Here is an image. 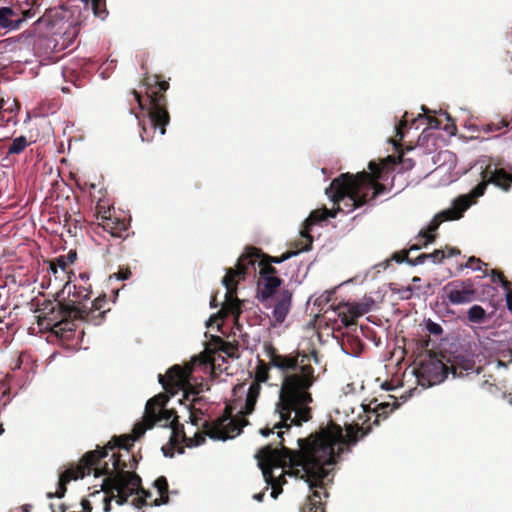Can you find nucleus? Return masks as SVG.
Returning a JSON list of instances; mask_svg holds the SVG:
<instances>
[{"label":"nucleus","mask_w":512,"mask_h":512,"mask_svg":"<svg viewBox=\"0 0 512 512\" xmlns=\"http://www.w3.org/2000/svg\"><path fill=\"white\" fill-rule=\"evenodd\" d=\"M443 115L446 117V120H447V124L445 126H443V127L441 126V120L439 118H437L435 116H428L427 120H428L429 127L433 128V129H440V128H442L443 130H445L449 134L454 135L456 130H457V127H456L453 119L446 112L443 113Z\"/></svg>","instance_id":"25"},{"label":"nucleus","mask_w":512,"mask_h":512,"mask_svg":"<svg viewBox=\"0 0 512 512\" xmlns=\"http://www.w3.org/2000/svg\"><path fill=\"white\" fill-rule=\"evenodd\" d=\"M370 173L362 171L356 175L342 173L332 180L325 193L337 205V209L329 210L326 207L316 209L310 213L303 223L302 237L306 239L307 247L313 244L310 234L312 227L328 218H335L338 212L350 213L368 201L386 192V186L379 181L384 179L382 173L385 165L369 162Z\"/></svg>","instance_id":"3"},{"label":"nucleus","mask_w":512,"mask_h":512,"mask_svg":"<svg viewBox=\"0 0 512 512\" xmlns=\"http://www.w3.org/2000/svg\"><path fill=\"white\" fill-rule=\"evenodd\" d=\"M256 261V247L247 248V253L242 254L237 261L235 268H228L222 283L226 288L224 301L221 303V309L211 316V321L219 318L234 316L238 318L241 313L240 300L237 297V284L244 280L248 274L249 267L254 266Z\"/></svg>","instance_id":"9"},{"label":"nucleus","mask_w":512,"mask_h":512,"mask_svg":"<svg viewBox=\"0 0 512 512\" xmlns=\"http://www.w3.org/2000/svg\"><path fill=\"white\" fill-rule=\"evenodd\" d=\"M430 366L431 364H425V363H422L420 368H419V374H424V373H428L430 372Z\"/></svg>","instance_id":"50"},{"label":"nucleus","mask_w":512,"mask_h":512,"mask_svg":"<svg viewBox=\"0 0 512 512\" xmlns=\"http://www.w3.org/2000/svg\"><path fill=\"white\" fill-rule=\"evenodd\" d=\"M95 460H97L96 452H87L80 459L79 464L76 468H70L65 470L59 477L58 488L55 493L49 492L47 493L48 498H62L64 497L67 488L66 485L71 480H77L79 478H84L86 475H90L93 472V467L95 465Z\"/></svg>","instance_id":"13"},{"label":"nucleus","mask_w":512,"mask_h":512,"mask_svg":"<svg viewBox=\"0 0 512 512\" xmlns=\"http://www.w3.org/2000/svg\"><path fill=\"white\" fill-rule=\"evenodd\" d=\"M191 374L190 369H184L179 365H174L165 375L159 374V383L163 386L164 390L171 395H175L178 391H184V400H189L190 392L187 390L190 387L189 377Z\"/></svg>","instance_id":"16"},{"label":"nucleus","mask_w":512,"mask_h":512,"mask_svg":"<svg viewBox=\"0 0 512 512\" xmlns=\"http://www.w3.org/2000/svg\"><path fill=\"white\" fill-rule=\"evenodd\" d=\"M107 304V297L105 294L98 296L93 302L92 306L88 308L86 305L77 306L78 308H85L88 312L86 317L80 318V320H88L89 318L102 319L106 313L104 306Z\"/></svg>","instance_id":"21"},{"label":"nucleus","mask_w":512,"mask_h":512,"mask_svg":"<svg viewBox=\"0 0 512 512\" xmlns=\"http://www.w3.org/2000/svg\"><path fill=\"white\" fill-rule=\"evenodd\" d=\"M134 494L144 497L146 501L152 496V493L149 490H145L141 487V482L135 487V490L133 489V495Z\"/></svg>","instance_id":"41"},{"label":"nucleus","mask_w":512,"mask_h":512,"mask_svg":"<svg viewBox=\"0 0 512 512\" xmlns=\"http://www.w3.org/2000/svg\"><path fill=\"white\" fill-rule=\"evenodd\" d=\"M347 341H348V342H351L352 344H355L357 347H361V346H362L361 341H360V340H359V338H357V337H354V336H348V337H347Z\"/></svg>","instance_id":"49"},{"label":"nucleus","mask_w":512,"mask_h":512,"mask_svg":"<svg viewBox=\"0 0 512 512\" xmlns=\"http://www.w3.org/2000/svg\"><path fill=\"white\" fill-rule=\"evenodd\" d=\"M471 202L468 201L465 195L459 196L453 201L452 207L442 210L437 213L430 221L425 229H422L417 239L422 240V243L413 244L410 250H419L426 247L428 244L434 243L437 237V230L444 221L458 220L463 216V213L470 207Z\"/></svg>","instance_id":"12"},{"label":"nucleus","mask_w":512,"mask_h":512,"mask_svg":"<svg viewBox=\"0 0 512 512\" xmlns=\"http://www.w3.org/2000/svg\"><path fill=\"white\" fill-rule=\"evenodd\" d=\"M505 296L507 308L512 313V294H506Z\"/></svg>","instance_id":"52"},{"label":"nucleus","mask_w":512,"mask_h":512,"mask_svg":"<svg viewBox=\"0 0 512 512\" xmlns=\"http://www.w3.org/2000/svg\"><path fill=\"white\" fill-rule=\"evenodd\" d=\"M21 27L19 9L4 6L0 7V28L6 31L17 30Z\"/></svg>","instance_id":"19"},{"label":"nucleus","mask_w":512,"mask_h":512,"mask_svg":"<svg viewBox=\"0 0 512 512\" xmlns=\"http://www.w3.org/2000/svg\"><path fill=\"white\" fill-rule=\"evenodd\" d=\"M53 512H66V508L64 505H60L58 510H53Z\"/></svg>","instance_id":"57"},{"label":"nucleus","mask_w":512,"mask_h":512,"mask_svg":"<svg viewBox=\"0 0 512 512\" xmlns=\"http://www.w3.org/2000/svg\"><path fill=\"white\" fill-rule=\"evenodd\" d=\"M35 16V11L33 9H28L25 11L19 10V19L21 20V25L27 20Z\"/></svg>","instance_id":"44"},{"label":"nucleus","mask_w":512,"mask_h":512,"mask_svg":"<svg viewBox=\"0 0 512 512\" xmlns=\"http://www.w3.org/2000/svg\"><path fill=\"white\" fill-rule=\"evenodd\" d=\"M258 301L265 311L262 312L269 320V325L276 327L282 324L291 308L292 293L281 288L283 280L277 275L278 270L265 258L258 248Z\"/></svg>","instance_id":"5"},{"label":"nucleus","mask_w":512,"mask_h":512,"mask_svg":"<svg viewBox=\"0 0 512 512\" xmlns=\"http://www.w3.org/2000/svg\"><path fill=\"white\" fill-rule=\"evenodd\" d=\"M132 273L128 267H121L119 271L115 274L118 280H127L131 277Z\"/></svg>","instance_id":"42"},{"label":"nucleus","mask_w":512,"mask_h":512,"mask_svg":"<svg viewBox=\"0 0 512 512\" xmlns=\"http://www.w3.org/2000/svg\"><path fill=\"white\" fill-rule=\"evenodd\" d=\"M420 280H421V279H420L419 277H417V276H415V277H413V278H412V282H413V283H418Z\"/></svg>","instance_id":"62"},{"label":"nucleus","mask_w":512,"mask_h":512,"mask_svg":"<svg viewBox=\"0 0 512 512\" xmlns=\"http://www.w3.org/2000/svg\"><path fill=\"white\" fill-rule=\"evenodd\" d=\"M366 312H368V308L364 304H355L349 307L348 313L349 315H344L341 319L342 323L346 326H352L355 325L356 318L364 315Z\"/></svg>","instance_id":"24"},{"label":"nucleus","mask_w":512,"mask_h":512,"mask_svg":"<svg viewBox=\"0 0 512 512\" xmlns=\"http://www.w3.org/2000/svg\"><path fill=\"white\" fill-rule=\"evenodd\" d=\"M132 505L136 508H142L143 506L147 505L146 499L140 495H137V497L133 499Z\"/></svg>","instance_id":"46"},{"label":"nucleus","mask_w":512,"mask_h":512,"mask_svg":"<svg viewBox=\"0 0 512 512\" xmlns=\"http://www.w3.org/2000/svg\"><path fill=\"white\" fill-rule=\"evenodd\" d=\"M482 181L477 184L469 196H466L468 201L472 203L469 197L473 199H477L484 195L488 184H493L504 191H509L512 184V174L508 173L503 168L495 167L492 169L491 165H488L486 169L481 173Z\"/></svg>","instance_id":"14"},{"label":"nucleus","mask_w":512,"mask_h":512,"mask_svg":"<svg viewBox=\"0 0 512 512\" xmlns=\"http://www.w3.org/2000/svg\"><path fill=\"white\" fill-rule=\"evenodd\" d=\"M409 251H411V250L409 249L408 251L402 250L399 252H395L392 254L391 259L398 263H402V262L406 261L410 265V261H414V259L409 258V256H408Z\"/></svg>","instance_id":"36"},{"label":"nucleus","mask_w":512,"mask_h":512,"mask_svg":"<svg viewBox=\"0 0 512 512\" xmlns=\"http://www.w3.org/2000/svg\"><path fill=\"white\" fill-rule=\"evenodd\" d=\"M90 276L87 272L79 274L78 283L73 284L71 291L70 281L64 285V290H68V295L71 297L70 301L73 304H81L83 301L88 300L92 294V287L89 283Z\"/></svg>","instance_id":"17"},{"label":"nucleus","mask_w":512,"mask_h":512,"mask_svg":"<svg viewBox=\"0 0 512 512\" xmlns=\"http://www.w3.org/2000/svg\"><path fill=\"white\" fill-rule=\"evenodd\" d=\"M66 261V263L73 264L77 259L76 250H70L66 255H62Z\"/></svg>","instance_id":"45"},{"label":"nucleus","mask_w":512,"mask_h":512,"mask_svg":"<svg viewBox=\"0 0 512 512\" xmlns=\"http://www.w3.org/2000/svg\"><path fill=\"white\" fill-rule=\"evenodd\" d=\"M88 314L85 308H78L75 305H66L60 301H45L40 314L38 324L45 326L57 337L63 340H73L76 331V320L86 317Z\"/></svg>","instance_id":"8"},{"label":"nucleus","mask_w":512,"mask_h":512,"mask_svg":"<svg viewBox=\"0 0 512 512\" xmlns=\"http://www.w3.org/2000/svg\"><path fill=\"white\" fill-rule=\"evenodd\" d=\"M482 265L487 266L488 264L484 263L480 258L471 256L465 264H460L458 266V270L463 271L464 268H471L472 270L482 271Z\"/></svg>","instance_id":"30"},{"label":"nucleus","mask_w":512,"mask_h":512,"mask_svg":"<svg viewBox=\"0 0 512 512\" xmlns=\"http://www.w3.org/2000/svg\"><path fill=\"white\" fill-rule=\"evenodd\" d=\"M169 500H170L169 492H166V493L160 494V497L154 499L150 505L151 506H160L163 504H168Z\"/></svg>","instance_id":"43"},{"label":"nucleus","mask_w":512,"mask_h":512,"mask_svg":"<svg viewBox=\"0 0 512 512\" xmlns=\"http://www.w3.org/2000/svg\"><path fill=\"white\" fill-rule=\"evenodd\" d=\"M510 123L506 119H500L497 122H491L483 126V131L486 133L500 131L502 128H508Z\"/></svg>","instance_id":"32"},{"label":"nucleus","mask_w":512,"mask_h":512,"mask_svg":"<svg viewBox=\"0 0 512 512\" xmlns=\"http://www.w3.org/2000/svg\"><path fill=\"white\" fill-rule=\"evenodd\" d=\"M407 123L408 120L404 117L396 127V137L398 138V141H402L404 139L403 129L407 127Z\"/></svg>","instance_id":"40"},{"label":"nucleus","mask_w":512,"mask_h":512,"mask_svg":"<svg viewBox=\"0 0 512 512\" xmlns=\"http://www.w3.org/2000/svg\"><path fill=\"white\" fill-rule=\"evenodd\" d=\"M220 347H221V349H223V350H224V352H226V354H228V356H231V353H230L229 351H227V349H224L225 347H230V345H227V346H220ZM231 348H233V347L231 346Z\"/></svg>","instance_id":"61"},{"label":"nucleus","mask_w":512,"mask_h":512,"mask_svg":"<svg viewBox=\"0 0 512 512\" xmlns=\"http://www.w3.org/2000/svg\"><path fill=\"white\" fill-rule=\"evenodd\" d=\"M233 399L226 405L224 414L215 419H205L201 424L202 431L188 437L181 427L179 443L186 447H197L202 445L206 436L214 440H227L239 435L248 421L246 416L254 411L256 405V377L251 381L248 388L246 383H241L233 388Z\"/></svg>","instance_id":"4"},{"label":"nucleus","mask_w":512,"mask_h":512,"mask_svg":"<svg viewBox=\"0 0 512 512\" xmlns=\"http://www.w3.org/2000/svg\"><path fill=\"white\" fill-rule=\"evenodd\" d=\"M259 432H260V433H261V435H263L264 437H267V436H269L270 434H272V435H274V434H275V433H274V431H273V429L271 430V429H269V428H267V427H266V428H261V429L259 430Z\"/></svg>","instance_id":"51"},{"label":"nucleus","mask_w":512,"mask_h":512,"mask_svg":"<svg viewBox=\"0 0 512 512\" xmlns=\"http://www.w3.org/2000/svg\"><path fill=\"white\" fill-rule=\"evenodd\" d=\"M442 290L452 305L468 304L477 299V290L471 279L450 281Z\"/></svg>","instance_id":"15"},{"label":"nucleus","mask_w":512,"mask_h":512,"mask_svg":"<svg viewBox=\"0 0 512 512\" xmlns=\"http://www.w3.org/2000/svg\"><path fill=\"white\" fill-rule=\"evenodd\" d=\"M89 187H90V189H95V188H96V185H95V184H93V183H91V184H89Z\"/></svg>","instance_id":"64"},{"label":"nucleus","mask_w":512,"mask_h":512,"mask_svg":"<svg viewBox=\"0 0 512 512\" xmlns=\"http://www.w3.org/2000/svg\"><path fill=\"white\" fill-rule=\"evenodd\" d=\"M82 506H83V512H88L89 511V508L92 509L91 505H90V502L86 499H83L82 502H81Z\"/></svg>","instance_id":"54"},{"label":"nucleus","mask_w":512,"mask_h":512,"mask_svg":"<svg viewBox=\"0 0 512 512\" xmlns=\"http://www.w3.org/2000/svg\"><path fill=\"white\" fill-rule=\"evenodd\" d=\"M426 329L430 334L434 336H440L443 333V328L441 327V325H439L436 322H433L430 319L426 323Z\"/></svg>","instance_id":"39"},{"label":"nucleus","mask_w":512,"mask_h":512,"mask_svg":"<svg viewBox=\"0 0 512 512\" xmlns=\"http://www.w3.org/2000/svg\"><path fill=\"white\" fill-rule=\"evenodd\" d=\"M210 305L213 308L218 306V301H217V296L216 295L212 296L211 301H210Z\"/></svg>","instance_id":"55"},{"label":"nucleus","mask_w":512,"mask_h":512,"mask_svg":"<svg viewBox=\"0 0 512 512\" xmlns=\"http://www.w3.org/2000/svg\"><path fill=\"white\" fill-rule=\"evenodd\" d=\"M394 409V406H392L390 403H380L376 406V408L372 411L368 412L367 418L368 420H371L372 417H374L373 423L375 425H378L381 419H386Z\"/></svg>","instance_id":"26"},{"label":"nucleus","mask_w":512,"mask_h":512,"mask_svg":"<svg viewBox=\"0 0 512 512\" xmlns=\"http://www.w3.org/2000/svg\"><path fill=\"white\" fill-rule=\"evenodd\" d=\"M90 6L96 17L102 20L107 17L108 11L106 9L105 0H91Z\"/></svg>","instance_id":"28"},{"label":"nucleus","mask_w":512,"mask_h":512,"mask_svg":"<svg viewBox=\"0 0 512 512\" xmlns=\"http://www.w3.org/2000/svg\"><path fill=\"white\" fill-rule=\"evenodd\" d=\"M257 379H258V392L260 391V383L268 380V366L264 361L258 357V368H257Z\"/></svg>","instance_id":"31"},{"label":"nucleus","mask_w":512,"mask_h":512,"mask_svg":"<svg viewBox=\"0 0 512 512\" xmlns=\"http://www.w3.org/2000/svg\"><path fill=\"white\" fill-rule=\"evenodd\" d=\"M175 448L178 449V453H180V454L184 453V448L183 447H179V444L178 445H172L170 441H169V443L167 445L162 447V452H163L165 457H173L174 456Z\"/></svg>","instance_id":"38"},{"label":"nucleus","mask_w":512,"mask_h":512,"mask_svg":"<svg viewBox=\"0 0 512 512\" xmlns=\"http://www.w3.org/2000/svg\"><path fill=\"white\" fill-rule=\"evenodd\" d=\"M142 436H136L134 430L131 435L114 436L105 446H97L91 452L97 453V460L93 467L95 477L110 476L120 472L136 474L126 469H136L138 461L131 452L134 442Z\"/></svg>","instance_id":"7"},{"label":"nucleus","mask_w":512,"mask_h":512,"mask_svg":"<svg viewBox=\"0 0 512 512\" xmlns=\"http://www.w3.org/2000/svg\"><path fill=\"white\" fill-rule=\"evenodd\" d=\"M500 283L503 289L505 290L506 294H512V282L508 281L505 277L503 278L502 281H500Z\"/></svg>","instance_id":"48"},{"label":"nucleus","mask_w":512,"mask_h":512,"mask_svg":"<svg viewBox=\"0 0 512 512\" xmlns=\"http://www.w3.org/2000/svg\"><path fill=\"white\" fill-rule=\"evenodd\" d=\"M306 246H307V242H306V239L304 237H302V230H301L299 238L291 244V247H293L294 249H290L289 251H298V254H299L300 252L309 251L312 248V244L309 245L307 247V249L305 248Z\"/></svg>","instance_id":"34"},{"label":"nucleus","mask_w":512,"mask_h":512,"mask_svg":"<svg viewBox=\"0 0 512 512\" xmlns=\"http://www.w3.org/2000/svg\"><path fill=\"white\" fill-rule=\"evenodd\" d=\"M4 105H5V101H4V99H3V98H0V112H1L2 110H6V109L4 108Z\"/></svg>","instance_id":"59"},{"label":"nucleus","mask_w":512,"mask_h":512,"mask_svg":"<svg viewBox=\"0 0 512 512\" xmlns=\"http://www.w3.org/2000/svg\"><path fill=\"white\" fill-rule=\"evenodd\" d=\"M167 401L168 397L165 394H158L147 401L143 421L134 426L136 436H143L146 430L158 424L171 429L170 442L172 445L179 444V433L181 427L184 426L179 423L174 409L165 408Z\"/></svg>","instance_id":"10"},{"label":"nucleus","mask_w":512,"mask_h":512,"mask_svg":"<svg viewBox=\"0 0 512 512\" xmlns=\"http://www.w3.org/2000/svg\"><path fill=\"white\" fill-rule=\"evenodd\" d=\"M141 482L138 474H129L120 472L103 479L101 485L102 491L105 493L104 512H110L111 501L115 500L118 505H123L128 498L133 495V489Z\"/></svg>","instance_id":"11"},{"label":"nucleus","mask_w":512,"mask_h":512,"mask_svg":"<svg viewBox=\"0 0 512 512\" xmlns=\"http://www.w3.org/2000/svg\"><path fill=\"white\" fill-rule=\"evenodd\" d=\"M298 255V251H289L287 250L285 253H283L281 256H270L262 251V257L265 258L267 261H269L272 265L273 264H280L294 256Z\"/></svg>","instance_id":"29"},{"label":"nucleus","mask_w":512,"mask_h":512,"mask_svg":"<svg viewBox=\"0 0 512 512\" xmlns=\"http://www.w3.org/2000/svg\"><path fill=\"white\" fill-rule=\"evenodd\" d=\"M446 258V253L442 249H436L432 253H421L417 256L414 261H410L411 266L419 265L425 263L427 260L435 264L442 263V261Z\"/></svg>","instance_id":"23"},{"label":"nucleus","mask_w":512,"mask_h":512,"mask_svg":"<svg viewBox=\"0 0 512 512\" xmlns=\"http://www.w3.org/2000/svg\"><path fill=\"white\" fill-rule=\"evenodd\" d=\"M482 273L483 275L481 277L490 276L492 282H500L503 280V278H505L504 274L497 269H492L490 272H488L487 269H483Z\"/></svg>","instance_id":"37"},{"label":"nucleus","mask_w":512,"mask_h":512,"mask_svg":"<svg viewBox=\"0 0 512 512\" xmlns=\"http://www.w3.org/2000/svg\"><path fill=\"white\" fill-rule=\"evenodd\" d=\"M262 321H263L262 316L258 315V325H261Z\"/></svg>","instance_id":"63"},{"label":"nucleus","mask_w":512,"mask_h":512,"mask_svg":"<svg viewBox=\"0 0 512 512\" xmlns=\"http://www.w3.org/2000/svg\"><path fill=\"white\" fill-rule=\"evenodd\" d=\"M264 350L270 363L285 373L280 396L281 421L274 425L273 429L277 428L279 430L276 433L275 440L270 442L273 446H277L278 451L281 452V445H278L280 438L277 435L283 436L284 433L289 432L291 425L301 426L303 422L312 418L311 408L309 407L312 396L307 390L314 381V369L308 363L309 359L306 355H302L301 359H299V355H279L271 343H265ZM264 446L266 444L262 447Z\"/></svg>","instance_id":"2"},{"label":"nucleus","mask_w":512,"mask_h":512,"mask_svg":"<svg viewBox=\"0 0 512 512\" xmlns=\"http://www.w3.org/2000/svg\"><path fill=\"white\" fill-rule=\"evenodd\" d=\"M68 267V263H66L64 257L62 255L55 258L54 261L50 263V271L53 273V275L56 277V274L58 272V268H60L63 272L67 273L66 269Z\"/></svg>","instance_id":"33"},{"label":"nucleus","mask_w":512,"mask_h":512,"mask_svg":"<svg viewBox=\"0 0 512 512\" xmlns=\"http://www.w3.org/2000/svg\"><path fill=\"white\" fill-rule=\"evenodd\" d=\"M369 431L370 427L363 431L357 425L349 426L344 435L341 426L330 421L307 437L297 438V449L283 445L282 436L278 434L281 452L273 444L258 449V468L266 484L258 493V502L263 501L265 491L269 489L270 496L276 499L283 491L285 476H289L304 480L312 490L301 512H325L323 499L329 496L326 484L333 480L334 465L345 449L358 442L360 432L363 437Z\"/></svg>","instance_id":"1"},{"label":"nucleus","mask_w":512,"mask_h":512,"mask_svg":"<svg viewBox=\"0 0 512 512\" xmlns=\"http://www.w3.org/2000/svg\"><path fill=\"white\" fill-rule=\"evenodd\" d=\"M6 144H7V141L6 142L0 141V158H1L2 161H5L4 160V156H5V149H4V147H5Z\"/></svg>","instance_id":"53"},{"label":"nucleus","mask_w":512,"mask_h":512,"mask_svg":"<svg viewBox=\"0 0 512 512\" xmlns=\"http://www.w3.org/2000/svg\"><path fill=\"white\" fill-rule=\"evenodd\" d=\"M201 401V397H193L191 403L187 405L190 422L192 425L197 427L201 426L204 421L203 417L205 415V411L201 407L196 406V404H200Z\"/></svg>","instance_id":"22"},{"label":"nucleus","mask_w":512,"mask_h":512,"mask_svg":"<svg viewBox=\"0 0 512 512\" xmlns=\"http://www.w3.org/2000/svg\"><path fill=\"white\" fill-rule=\"evenodd\" d=\"M445 249L446 250H444V251L446 253V257H452V256H457V255L461 254V251L456 247L446 246Z\"/></svg>","instance_id":"47"},{"label":"nucleus","mask_w":512,"mask_h":512,"mask_svg":"<svg viewBox=\"0 0 512 512\" xmlns=\"http://www.w3.org/2000/svg\"><path fill=\"white\" fill-rule=\"evenodd\" d=\"M434 367L437 369H443L444 365L442 364V362L438 361L437 363L434 364Z\"/></svg>","instance_id":"58"},{"label":"nucleus","mask_w":512,"mask_h":512,"mask_svg":"<svg viewBox=\"0 0 512 512\" xmlns=\"http://www.w3.org/2000/svg\"><path fill=\"white\" fill-rule=\"evenodd\" d=\"M216 341L221 345V346H227L228 344L225 343L221 338L217 337L216 338Z\"/></svg>","instance_id":"60"},{"label":"nucleus","mask_w":512,"mask_h":512,"mask_svg":"<svg viewBox=\"0 0 512 512\" xmlns=\"http://www.w3.org/2000/svg\"><path fill=\"white\" fill-rule=\"evenodd\" d=\"M467 318L471 323L481 324L486 319V311L480 305H473L467 312Z\"/></svg>","instance_id":"27"},{"label":"nucleus","mask_w":512,"mask_h":512,"mask_svg":"<svg viewBox=\"0 0 512 512\" xmlns=\"http://www.w3.org/2000/svg\"><path fill=\"white\" fill-rule=\"evenodd\" d=\"M29 145L30 142L23 135L13 138L10 141H7V144L4 147V160H6L8 163L14 162L16 160V157L23 153Z\"/></svg>","instance_id":"20"},{"label":"nucleus","mask_w":512,"mask_h":512,"mask_svg":"<svg viewBox=\"0 0 512 512\" xmlns=\"http://www.w3.org/2000/svg\"><path fill=\"white\" fill-rule=\"evenodd\" d=\"M225 317L223 318H219L218 320L216 321H211V318L209 319V322H208V326H211L213 323H217V326H220V323H218L219 320H223Z\"/></svg>","instance_id":"56"},{"label":"nucleus","mask_w":512,"mask_h":512,"mask_svg":"<svg viewBox=\"0 0 512 512\" xmlns=\"http://www.w3.org/2000/svg\"><path fill=\"white\" fill-rule=\"evenodd\" d=\"M142 85L145 87L146 99L135 89H132L129 95L142 111L147 110L150 131L145 121H141L139 124L141 126L140 137L142 141L148 142L153 138L151 132H155L157 129L161 135H164L166 126L170 122L165 96V92L169 89V82L162 80L160 75H148L146 73L142 79Z\"/></svg>","instance_id":"6"},{"label":"nucleus","mask_w":512,"mask_h":512,"mask_svg":"<svg viewBox=\"0 0 512 512\" xmlns=\"http://www.w3.org/2000/svg\"><path fill=\"white\" fill-rule=\"evenodd\" d=\"M129 224L124 218L105 217L100 218L97 228H101L104 232L109 233L112 237L122 238L127 232Z\"/></svg>","instance_id":"18"},{"label":"nucleus","mask_w":512,"mask_h":512,"mask_svg":"<svg viewBox=\"0 0 512 512\" xmlns=\"http://www.w3.org/2000/svg\"><path fill=\"white\" fill-rule=\"evenodd\" d=\"M154 487L157 489L159 494L169 492L168 481L164 476H160L155 480Z\"/></svg>","instance_id":"35"}]
</instances>
